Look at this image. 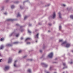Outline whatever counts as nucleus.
Returning a JSON list of instances; mask_svg holds the SVG:
<instances>
[{"mask_svg": "<svg viewBox=\"0 0 73 73\" xmlns=\"http://www.w3.org/2000/svg\"><path fill=\"white\" fill-rule=\"evenodd\" d=\"M14 7H14V6H13V5L11 6V8L12 9H13Z\"/></svg>", "mask_w": 73, "mask_h": 73, "instance_id": "dca6fc26", "label": "nucleus"}, {"mask_svg": "<svg viewBox=\"0 0 73 73\" xmlns=\"http://www.w3.org/2000/svg\"><path fill=\"white\" fill-rule=\"evenodd\" d=\"M38 34H36V38H38Z\"/></svg>", "mask_w": 73, "mask_h": 73, "instance_id": "9d476101", "label": "nucleus"}, {"mask_svg": "<svg viewBox=\"0 0 73 73\" xmlns=\"http://www.w3.org/2000/svg\"><path fill=\"white\" fill-rule=\"evenodd\" d=\"M37 42V41H36V42Z\"/></svg>", "mask_w": 73, "mask_h": 73, "instance_id": "de8ad7c7", "label": "nucleus"}, {"mask_svg": "<svg viewBox=\"0 0 73 73\" xmlns=\"http://www.w3.org/2000/svg\"><path fill=\"white\" fill-rule=\"evenodd\" d=\"M28 71L30 73L31 72V70L30 69H29Z\"/></svg>", "mask_w": 73, "mask_h": 73, "instance_id": "a211bd4d", "label": "nucleus"}, {"mask_svg": "<svg viewBox=\"0 0 73 73\" xmlns=\"http://www.w3.org/2000/svg\"><path fill=\"white\" fill-rule=\"evenodd\" d=\"M36 36H35V38H36Z\"/></svg>", "mask_w": 73, "mask_h": 73, "instance_id": "c03bdc74", "label": "nucleus"}, {"mask_svg": "<svg viewBox=\"0 0 73 73\" xmlns=\"http://www.w3.org/2000/svg\"><path fill=\"white\" fill-rule=\"evenodd\" d=\"M61 28V26H59V30L60 31Z\"/></svg>", "mask_w": 73, "mask_h": 73, "instance_id": "412c9836", "label": "nucleus"}, {"mask_svg": "<svg viewBox=\"0 0 73 73\" xmlns=\"http://www.w3.org/2000/svg\"><path fill=\"white\" fill-rule=\"evenodd\" d=\"M73 63V62H71L70 63V64H72Z\"/></svg>", "mask_w": 73, "mask_h": 73, "instance_id": "2f4dec72", "label": "nucleus"}, {"mask_svg": "<svg viewBox=\"0 0 73 73\" xmlns=\"http://www.w3.org/2000/svg\"><path fill=\"white\" fill-rule=\"evenodd\" d=\"M62 41H63L62 40H59V42H62Z\"/></svg>", "mask_w": 73, "mask_h": 73, "instance_id": "6ab92c4d", "label": "nucleus"}, {"mask_svg": "<svg viewBox=\"0 0 73 73\" xmlns=\"http://www.w3.org/2000/svg\"><path fill=\"white\" fill-rule=\"evenodd\" d=\"M3 48H4L3 46V45H2L1 46V47H0V49L1 50V49H3Z\"/></svg>", "mask_w": 73, "mask_h": 73, "instance_id": "6e6552de", "label": "nucleus"}, {"mask_svg": "<svg viewBox=\"0 0 73 73\" xmlns=\"http://www.w3.org/2000/svg\"><path fill=\"white\" fill-rule=\"evenodd\" d=\"M21 16V15L19 13L17 15V17H20Z\"/></svg>", "mask_w": 73, "mask_h": 73, "instance_id": "f8f14e48", "label": "nucleus"}, {"mask_svg": "<svg viewBox=\"0 0 73 73\" xmlns=\"http://www.w3.org/2000/svg\"><path fill=\"white\" fill-rule=\"evenodd\" d=\"M7 45L8 46H11L10 44H8Z\"/></svg>", "mask_w": 73, "mask_h": 73, "instance_id": "bb28decb", "label": "nucleus"}, {"mask_svg": "<svg viewBox=\"0 0 73 73\" xmlns=\"http://www.w3.org/2000/svg\"><path fill=\"white\" fill-rule=\"evenodd\" d=\"M54 73H56V72H54Z\"/></svg>", "mask_w": 73, "mask_h": 73, "instance_id": "8fccbe9b", "label": "nucleus"}, {"mask_svg": "<svg viewBox=\"0 0 73 73\" xmlns=\"http://www.w3.org/2000/svg\"><path fill=\"white\" fill-rule=\"evenodd\" d=\"M28 32L29 33H31V32L29 30L28 31Z\"/></svg>", "mask_w": 73, "mask_h": 73, "instance_id": "4be33fe9", "label": "nucleus"}, {"mask_svg": "<svg viewBox=\"0 0 73 73\" xmlns=\"http://www.w3.org/2000/svg\"><path fill=\"white\" fill-rule=\"evenodd\" d=\"M62 6H63L64 7H65L66 6L65 5H64V4H63V5H62Z\"/></svg>", "mask_w": 73, "mask_h": 73, "instance_id": "393cba45", "label": "nucleus"}, {"mask_svg": "<svg viewBox=\"0 0 73 73\" xmlns=\"http://www.w3.org/2000/svg\"><path fill=\"white\" fill-rule=\"evenodd\" d=\"M50 31H48V32H50Z\"/></svg>", "mask_w": 73, "mask_h": 73, "instance_id": "37998d69", "label": "nucleus"}, {"mask_svg": "<svg viewBox=\"0 0 73 73\" xmlns=\"http://www.w3.org/2000/svg\"><path fill=\"white\" fill-rule=\"evenodd\" d=\"M20 7L21 8V6H20Z\"/></svg>", "mask_w": 73, "mask_h": 73, "instance_id": "49530a36", "label": "nucleus"}, {"mask_svg": "<svg viewBox=\"0 0 73 73\" xmlns=\"http://www.w3.org/2000/svg\"><path fill=\"white\" fill-rule=\"evenodd\" d=\"M31 25H29V26H31Z\"/></svg>", "mask_w": 73, "mask_h": 73, "instance_id": "ea45409f", "label": "nucleus"}, {"mask_svg": "<svg viewBox=\"0 0 73 73\" xmlns=\"http://www.w3.org/2000/svg\"><path fill=\"white\" fill-rule=\"evenodd\" d=\"M72 52H73V50L72 51Z\"/></svg>", "mask_w": 73, "mask_h": 73, "instance_id": "09e8293b", "label": "nucleus"}, {"mask_svg": "<svg viewBox=\"0 0 73 73\" xmlns=\"http://www.w3.org/2000/svg\"><path fill=\"white\" fill-rule=\"evenodd\" d=\"M4 39L3 38H1L0 39V40H1V41H3L4 40Z\"/></svg>", "mask_w": 73, "mask_h": 73, "instance_id": "f3484780", "label": "nucleus"}, {"mask_svg": "<svg viewBox=\"0 0 73 73\" xmlns=\"http://www.w3.org/2000/svg\"><path fill=\"white\" fill-rule=\"evenodd\" d=\"M64 68H63V69H64Z\"/></svg>", "mask_w": 73, "mask_h": 73, "instance_id": "a18cd8bd", "label": "nucleus"}, {"mask_svg": "<svg viewBox=\"0 0 73 73\" xmlns=\"http://www.w3.org/2000/svg\"><path fill=\"white\" fill-rule=\"evenodd\" d=\"M11 61H12V59H11V58H9V61H8V63H10L11 62Z\"/></svg>", "mask_w": 73, "mask_h": 73, "instance_id": "423d86ee", "label": "nucleus"}, {"mask_svg": "<svg viewBox=\"0 0 73 73\" xmlns=\"http://www.w3.org/2000/svg\"><path fill=\"white\" fill-rule=\"evenodd\" d=\"M58 14L59 15V17L60 18H61V14L60 13H58Z\"/></svg>", "mask_w": 73, "mask_h": 73, "instance_id": "1a4fd4ad", "label": "nucleus"}, {"mask_svg": "<svg viewBox=\"0 0 73 73\" xmlns=\"http://www.w3.org/2000/svg\"><path fill=\"white\" fill-rule=\"evenodd\" d=\"M53 56V53L52 52L50 53V54L48 55V56L50 58H52Z\"/></svg>", "mask_w": 73, "mask_h": 73, "instance_id": "f03ea898", "label": "nucleus"}, {"mask_svg": "<svg viewBox=\"0 0 73 73\" xmlns=\"http://www.w3.org/2000/svg\"><path fill=\"white\" fill-rule=\"evenodd\" d=\"M14 66L15 67H17V66H16V65L15 64H14Z\"/></svg>", "mask_w": 73, "mask_h": 73, "instance_id": "5701e85b", "label": "nucleus"}, {"mask_svg": "<svg viewBox=\"0 0 73 73\" xmlns=\"http://www.w3.org/2000/svg\"><path fill=\"white\" fill-rule=\"evenodd\" d=\"M23 37H21V40H23Z\"/></svg>", "mask_w": 73, "mask_h": 73, "instance_id": "c756f323", "label": "nucleus"}, {"mask_svg": "<svg viewBox=\"0 0 73 73\" xmlns=\"http://www.w3.org/2000/svg\"><path fill=\"white\" fill-rule=\"evenodd\" d=\"M48 25H51V24H50L49 23V24H48Z\"/></svg>", "mask_w": 73, "mask_h": 73, "instance_id": "c9c22d12", "label": "nucleus"}, {"mask_svg": "<svg viewBox=\"0 0 73 73\" xmlns=\"http://www.w3.org/2000/svg\"><path fill=\"white\" fill-rule=\"evenodd\" d=\"M30 38H27L26 39V40L25 41H27V40H29V39H30Z\"/></svg>", "mask_w": 73, "mask_h": 73, "instance_id": "ddd939ff", "label": "nucleus"}, {"mask_svg": "<svg viewBox=\"0 0 73 73\" xmlns=\"http://www.w3.org/2000/svg\"><path fill=\"white\" fill-rule=\"evenodd\" d=\"M51 67H50V70H51Z\"/></svg>", "mask_w": 73, "mask_h": 73, "instance_id": "a19ab883", "label": "nucleus"}, {"mask_svg": "<svg viewBox=\"0 0 73 73\" xmlns=\"http://www.w3.org/2000/svg\"><path fill=\"white\" fill-rule=\"evenodd\" d=\"M17 60L15 61V63H16V62H17Z\"/></svg>", "mask_w": 73, "mask_h": 73, "instance_id": "58836bf2", "label": "nucleus"}, {"mask_svg": "<svg viewBox=\"0 0 73 73\" xmlns=\"http://www.w3.org/2000/svg\"><path fill=\"white\" fill-rule=\"evenodd\" d=\"M19 34H18L16 35V36L18 37L19 36Z\"/></svg>", "mask_w": 73, "mask_h": 73, "instance_id": "cd10ccee", "label": "nucleus"}, {"mask_svg": "<svg viewBox=\"0 0 73 73\" xmlns=\"http://www.w3.org/2000/svg\"><path fill=\"white\" fill-rule=\"evenodd\" d=\"M56 17V14L55 12H54L53 13V14L52 15V18L53 19H54Z\"/></svg>", "mask_w": 73, "mask_h": 73, "instance_id": "20e7f679", "label": "nucleus"}, {"mask_svg": "<svg viewBox=\"0 0 73 73\" xmlns=\"http://www.w3.org/2000/svg\"><path fill=\"white\" fill-rule=\"evenodd\" d=\"M41 65H44V66L45 67H46L48 66L46 64H45L44 63H41Z\"/></svg>", "mask_w": 73, "mask_h": 73, "instance_id": "39448f33", "label": "nucleus"}, {"mask_svg": "<svg viewBox=\"0 0 73 73\" xmlns=\"http://www.w3.org/2000/svg\"><path fill=\"white\" fill-rule=\"evenodd\" d=\"M70 18L73 19V15H70Z\"/></svg>", "mask_w": 73, "mask_h": 73, "instance_id": "9b49d317", "label": "nucleus"}, {"mask_svg": "<svg viewBox=\"0 0 73 73\" xmlns=\"http://www.w3.org/2000/svg\"><path fill=\"white\" fill-rule=\"evenodd\" d=\"M46 73H49V72H47Z\"/></svg>", "mask_w": 73, "mask_h": 73, "instance_id": "79ce46f5", "label": "nucleus"}, {"mask_svg": "<svg viewBox=\"0 0 73 73\" xmlns=\"http://www.w3.org/2000/svg\"><path fill=\"white\" fill-rule=\"evenodd\" d=\"M18 42H15L13 43V44H18Z\"/></svg>", "mask_w": 73, "mask_h": 73, "instance_id": "2eb2a0df", "label": "nucleus"}, {"mask_svg": "<svg viewBox=\"0 0 73 73\" xmlns=\"http://www.w3.org/2000/svg\"><path fill=\"white\" fill-rule=\"evenodd\" d=\"M7 21H13L14 19H7Z\"/></svg>", "mask_w": 73, "mask_h": 73, "instance_id": "0eeeda50", "label": "nucleus"}, {"mask_svg": "<svg viewBox=\"0 0 73 73\" xmlns=\"http://www.w3.org/2000/svg\"><path fill=\"white\" fill-rule=\"evenodd\" d=\"M21 52H22V51H21V50H20V51H19V53H21Z\"/></svg>", "mask_w": 73, "mask_h": 73, "instance_id": "aec40b11", "label": "nucleus"}, {"mask_svg": "<svg viewBox=\"0 0 73 73\" xmlns=\"http://www.w3.org/2000/svg\"><path fill=\"white\" fill-rule=\"evenodd\" d=\"M4 14L5 15H6L7 14V13H4Z\"/></svg>", "mask_w": 73, "mask_h": 73, "instance_id": "7c9ffc66", "label": "nucleus"}, {"mask_svg": "<svg viewBox=\"0 0 73 73\" xmlns=\"http://www.w3.org/2000/svg\"><path fill=\"white\" fill-rule=\"evenodd\" d=\"M2 56V55H1V54L0 53V56Z\"/></svg>", "mask_w": 73, "mask_h": 73, "instance_id": "c85d7f7f", "label": "nucleus"}, {"mask_svg": "<svg viewBox=\"0 0 73 73\" xmlns=\"http://www.w3.org/2000/svg\"><path fill=\"white\" fill-rule=\"evenodd\" d=\"M30 44V42H28L27 43V44Z\"/></svg>", "mask_w": 73, "mask_h": 73, "instance_id": "a878e982", "label": "nucleus"}, {"mask_svg": "<svg viewBox=\"0 0 73 73\" xmlns=\"http://www.w3.org/2000/svg\"><path fill=\"white\" fill-rule=\"evenodd\" d=\"M33 60L32 59H30V61H32Z\"/></svg>", "mask_w": 73, "mask_h": 73, "instance_id": "e433bc0d", "label": "nucleus"}, {"mask_svg": "<svg viewBox=\"0 0 73 73\" xmlns=\"http://www.w3.org/2000/svg\"><path fill=\"white\" fill-rule=\"evenodd\" d=\"M67 42L66 41H65L64 42H63V43H62L61 44V45L62 46H65V44H66V47L68 48L70 46V44H69V43H67Z\"/></svg>", "mask_w": 73, "mask_h": 73, "instance_id": "f257e3e1", "label": "nucleus"}, {"mask_svg": "<svg viewBox=\"0 0 73 73\" xmlns=\"http://www.w3.org/2000/svg\"><path fill=\"white\" fill-rule=\"evenodd\" d=\"M28 17L27 16H25L24 18V19L25 20Z\"/></svg>", "mask_w": 73, "mask_h": 73, "instance_id": "4468645a", "label": "nucleus"}, {"mask_svg": "<svg viewBox=\"0 0 73 73\" xmlns=\"http://www.w3.org/2000/svg\"><path fill=\"white\" fill-rule=\"evenodd\" d=\"M1 60H2V59H0V62H1Z\"/></svg>", "mask_w": 73, "mask_h": 73, "instance_id": "72a5a7b5", "label": "nucleus"}, {"mask_svg": "<svg viewBox=\"0 0 73 73\" xmlns=\"http://www.w3.org/2000/svg\"><path fill=\"white\" fill-rule=\"evenodd\" d=\"M27 56H25L24 57V58H25V57H26Z\"/></svg>", "mask_w": 73, "mask_h": 73, "instance_id": "4c0bfd02", "label": "nucleus"}, {"mask_svg": "<svg viewBox=\"0 0 73 73\" xmlns=\"http://www.w3.org/2000/svg\"><path fill=\"white\" fill-rule=\"evenodd\" d=\"M63 66H65V65H66V64H65V63H63Z\"/></svg>", "mask_w": 73, "mask_h": 73, "instance_id": "b1692460", "label": "nucleus"}, {"mask_svg": "<svg viewBox=\"0 0 73 73\" xmlns=\"http://www.w3.org/2000/svg\"><path fill=\"white\" fill-rule=\"evenodd\" d=\"M63 73H64V72H63Z\"/></svg>", "mask_w": 73, "mask_h": 73, "instance_id": "3c124183", "label": "nucleus"}, {"mask_svg": "<svg viewBox=\"0 0 73 73\" xmlns=\"http://www.w3.org/2000/svg\"><path fill=\"white\" fill-rule=\"evenodd\" d=\"M9 68V67L8 66H6L5 67V68L4 69V70L5 71H6V70H8Z\"/></svg>", "mask_w": 73, "mask_h": 73, "instance_id": "7ed1b4c3", "label": "nucleus"}, {"mask_svg": "<svg viewBox=\"0 0 73 73\" xmlns=\"http://www.w3.org/2000/svg\"><path fill=\"white\" fill-rule=\"evenodd\" d=\"M42 52V50H40V52Z\"/></svg>", "mask_w": 73, "mask_h": 73, "instance_id": "f704fd0d", "label": "nucleus"}, {"mask_svg": "<svg viewBox=\"0 0 73 73\" xmlns=\"http://www.w3.org/2000/svg\"><path fill=\"white\" fill-rule=\"evenodd\" d=\"M16 26H19V24H16Z\"/></svg>", "mask_w": 73, "mask_h": 73, "instance_id": "473e14b6", "label": "nucleus"}]
</instances>
